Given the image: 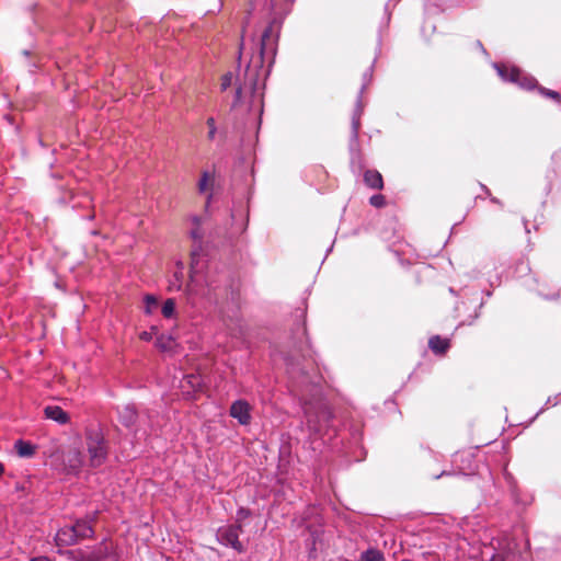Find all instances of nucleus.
Returning a JSON list of instances; mask_svg holds the SVG:
<instances>
[{"mask_svg": "<svg viewBox=\"0 0 561 561\" xmlns=\"http://www.w3.org/2000/svg\"><path fill=\"white\" fill-rule=\"evenodd\" d=\"M230 415L241 425H248L251 422V405L245 400H237L231 404Z\"/></svg>", "mask_w": 561, "mask_h": 561, "instance_id": "obj_7", "label": "nucleus"}, {"mask_svg": "<svg viewBox=\"0 0 561 561\" xmlns=\"http://www.w3.org/2000/svg\"><path fill=\"white\" fill-rule=\"evenodd\" d=\"M145 301V312L147 314H151L158 308V299L153 295H147L144 299Z\"/></svg>", "mask_w": 561, "mask_h": 561, "instance_id": "obj_20", "label": "nucleus"}, {"mask_svg": "<svg viewBox=\"0 0 561 561\" xmlns=\"http://www.w3.org/2000/svg\"><path fill=\"white\" fill-rule=\"evenodd\" d=\"M85 460L88 467L98 468L102 466L108 454L107 442L100 428H89L85 432Z\"/></svg>", "mask_w": 561, "mask_h": 561, "instance_id": "obj_2", "label": "nucleus"}, {"mask_svg": "<svg viewBox=\"0 0 561 561\" xmlns=\"http://www.w3.org/2000/svg\"><path fill=\"white\" fill-rule=\"evenodd\" d=\"M140 340L150 341L152 339V334L150 332L144 331L139 334Z\"/></svg>", "mask_w": 561, "mask_h": 561, "instance_id": "obj_28", "label": "nucleus"}, {"mask_svg": "<svg viewBox=\"0 0 561 561\" xmlns=\"http://www.w3.org/2000/svg\"><path fill=\"white\" fill-rule=\"evenodd\" d=\"M180 389L183 396L191 398L194 393L201 390L202 378L198 375L190 374L183 377L180 381Z\"/></svg>", "mask_w": 561, "mask_h": 561, "instance_id": "obj_8", "label": "nucleus"}, {"mask_svg": "<svg viewBox=\"0 0 561 561\" xmlns=\"http://www.w3.org/2000/svg\"><path fill=\"white\" fill-rule=\"evenodd\" d=\"M248 516V512L243 508L239 510L237 519L240 522L241 519L245 518Z\"/></svg>", "mask_w": 561, "mask_h": 561, "instance_id": "obj_29", "label": "nucleus"}, {"mask_svg": "<svg viewBox=\"0 0 561 561\" xmlns=\"http://www.w3.org/2000/svg\"><path fill=\"white\" fill-rule=\"evenodd\" d=\"M156 345L162 352H171L175 346V341L169 335H160L157 339Z\"/></svg>", "mask_w": 561, "mask_h": 561, "instance_id": "obj_16", "label": "nucleus"}, {"mask_svg": "<svg viewBox=\"0 0 561 561\" xmlns=\"http://www.w3.org/2000/svg\"><path fill=\"white\" fill-rule=\"evenodd\" d=\"M191 221H192V225L195 226V228H193L191 230V236L193 239L195 240H201L203 238V232L201 231V229L198 228L199 225H201V218L197 217V216H193L191 218Z\"/></svg>", "mask_w": 561, "mask_h": 561, "instance_id": "obj_22", "label": "nucleus"}, {"mask_svg": "<svg viewBox=\"0 0 561 561\" xmlns=\"http://www.w3.org/2000/svg\"><path fill=\"white\" fill-rule=\"evenodd\" d=\"M161 312L164 318L171 319L175 316V301L174 299L170 298L167 299L161 308Z\"/></svg>", "mask_w": 561, "mask_h": 561, "instance_id": "obj_19", "label": "nucleus"}, {"mask_svg": "<svg viewBox=\"0 0 561 561\" xmlns=\"http://www.w3.org/2000/svg\"><path fill=\"white\" fill-rule=\"evenodd\" d=\"M497 70H499V75L504 79V80H508V81H512V82H517V83H520L523 87H526V88H531L534 85V80L533 79H528L527 80V84H524L520 82V77H522V73L518 69L516 68H501V67H497Z\"/></svg>", "mask_w": 561, "mask_h": 561, "instance_id": "obj_10", "label": "nucleus"}, {"mask_svg": "<svg viewBox=\"0 0 561 561\" xmlns=\"http://www.w3.org/2000/svg\"><path fill=\"white\" fill-rule=\"evenodd\" d=\"M31 561H49V559L46 557H37V558L31 559Z\"/></svg>", "mask_w": 561, "mask_h": 561, "instance_id": "obj_30", "label": "nucleus"}, {"mask_svg": "<svg viewBox=\"0 0 561 561\" xmlns=\"http://www.w3.org/2000/svg\"><path fill=\"white\" fill-rule=\"evenodd\" d=\"M62 470L67 473H78L88 466L85 455L77 447H70L61 455Z\"/></svg>", "mask_w": 561, "mask_h": 561, "instance_id": "obj_4", "label": "nucleus"}, {"mask_svg": "<svg viewBox=\"0 0 561 561\" xmlns=\"http://www.w3.org/2000/svg\"><path fill=\"white\" fill-rule=\"evenodd\" d=\"M72 528H78V536L80 539L91 537L93 534V529L91 525L85 520H80Z\"/></svg>", "mask_w": 561, "mask_h": 561, "instance_id": "obj_17", "label": "nucleus"}, {"mask_svg": "<svg viewBox=\"0 0 561 561\" xmlns=\"http://www.w3.org/2000/svg\"><path fill=\"white\" fill-rule=\"evenodd\" d=\"M542 92H543L546 95H548V96H550V98H552V99H554V100H557V101H559V99H560L559 93H558V92H556V91H551V90H542Z\"/></svg>", "mask_w": 561, "mask_h": 561, "instance_id": "obj_27", "label": "nucleus"}, {"mask_svg": "<svg viewBox=\"0 0 561 561\" xmlns=\"http://www.w3.org/2000/svg\"><path fill=\"white\" fill-rule=\"evenodd\" d=\"M210 197H211V195L209 194V195L207 196V204L209 203Z\"/></svg>", "mask_w": 561, "mask_h": 561, "instance_id": "obj_31", "label": "nucleus"}, {"mask_svg": "<svg viewBox=\"0 0 561 561\" xmlns=\"http://www.w3.org/2000/svg\"><path fill=\"white\" fill-rule=\"evenodd\" d=\"M184 267L182 263H178L176 271L173 273V279L170 280V289L180 290L183 286Z\"/></svg>", "mask_w": 561, "mask_h": 561, "instance_id": "obj_15", "label": "nucleus"}, {"mask_svg": "<svg viewBox=\"0 0 561 561\" xmlns=\"http://www.w3.org/2000/svg\"><path fill=\"white\" fill-rule=\"evenodd\" d=\"M277 31L275 25L270 24L262 34L260 42V50L250 59L247 72L250 76H257V70L263 67L265 61H273L276 51Z\"/></svg>", "mask_w": 561, "mask_h": 561, "instance_id": "obj_1", "label": "nucleus"}, {"mask_svg": "<svg viewBox=\"0 0 561 561\" xmlns=\"http://www.w3.org/2000/svg\"><path fill=\"white\" fill-rule=\"evenodd\" d=\"M14 448L20 457H32L35 454V446L28 442L18 440Z\"/></svg>", "mask_w": 561, "mask_h": 561, "instance_id": "obj_14", "label": "nucleus"}, {"mask_svg": "<svg viewBox=\"0 0 561 561\" xmlns=\"http://www.w3.org/2000/svg\"><path fill=\"white\" fill-rule=\"evenodd\" d=\"M77 531L78 528H72V526L59 529L55 537L57 546L65 547L75 545L80 539Z\"/></svg>", "mask_w": 561, "mask_h": 561, "instance_id": "obj_9", "label": "nucleus"}, {"mask_svg": "<svg viewBox=\"0 0 561 561\" xmlns=\"http://www.w3.org/2000/svg\"><path fill=\"white\" fill-rule=\"evenodd\" d=\"M207 267L206 256L196 251L192 252L190 283L187 285L190 291H195V286L202 285L204 282V271Z\"/></svg>", "mask_w": 561, "mask_h": 561, "instance_id": "obj_5", "label": "nucleus"}, {"mask_svg": "<svg viewBox=\"0 0 561 561\" xmlns=\"http://www.w3.org/2000/svg\"><path fill=\"white\" fill-rule=\"evenodd\" d=\"M45 416L59 424H66L69 421V415L57 405H48L44 410Z\"/></svg>", "mask_w": 561, "mask_h": 561, "instance_id": "obj_11", "label": "nucleus"}, {"mask_svg": "<svg viewBox=\"0 0 561 561\" xmlns=\"http://www.w3.org/2000/svg\"><path fill=\"white\" fill-rule=\"evenodd\" d=\"M125 413H126V425H130L131 423H134L136 414L131 409H126Z\"/></svg>", "mask_w": 561, "mask_h": 561, "instance_id": "obj_26", "label": "nucleus"}, {"mask_svg": "<svg viewBox=\"0 0 561 561\" xmlns=\"http://www.w3.org/2000/svg\"><path fill=\"white\" fill-rule=\"evenodd\" d=\"M207 126H208V135H207L208 139L213 140L217 133L216 123L213 117H209L207 119Z\"/></svg>", "mask_w": 561, "mask_h": 561, "instance_id": "obj_23", "label": "nucleus"}, {"mask_svg": "<svg viewBox=\"0 0 561 561\" xmlns=\"http://www.w3.org/2000/svg\"><path fill=\"white\" fill-rule=\"evenodd\" d=\"M363 561H383V556L376 549H369L362 554Z\"/></svg>", "mask_w": 561, "mask_h": 561, "instance_id": "obj_21", "label": "nucleus"}, {"mask_svg": "<svg viewBox=\"0 0 561 561\" xmlns=\"http://www.w3.org/2000/svg\"><path fill=\"white\" fill-rule=\"evenodd\" d=\"M370 204L374 206V207H382L385 206V197L380 194L378 195H374L370 197Z\"/></svg>", "mask_w": 561, "mask_h": 561, "instance_id": "obj_24", "label": "nucleus"}, {"mask_svg": "<svg viewBox=\"0 0 561 561\" xmlns=\"http://www.w3.org/2000/svg\"><path fill=\"white\" fill-rule=\"evenodd\" d=\"M232 78L233 77L231 73H226L225 76H222L221 82H220L221 90H227L231 85Z\"/></svg>", "mask_w": 561, "mask_h": 561, "instance_id": "obj_25", "label": "nucleus"}, {"mask_svg": "<svg viewBox=\"0 0 561 561\" xmlns=\"http://www.w3.org/2000/svg\"><path fill=\"white\" fill-rule=\"evenodd\" d=\"M215 185V175L208 171L202 173L201 180L198 181V191L201 193H209L213 191Z\"/></svg>", "mask_w": 561, "mask_h": 561, "instance_id": "obj_12", "label": "nucleus"}, {"mask_svg": "<svg viewBox=\"0 0 561 561\" xmlns=\"http://www.w3.org/2000/svg\"><path fill=\"white\" fill-rule=\"evenodd\" d=\"M304 413L306 425L312 434H321L331 419V411L322 400L305 403Z\"/></svg>", "mask_w": 561, "mask_h": 561, "instance_id": "obj_3", "label": "nucleus"}, {"mask_svg": "<svg viewBox=\"0 0 561 561\" xmlns=\"http://www.w3.org/2000/svg\"><path fill=\"white\" fill-rule=\"evenodd\" d=\"M365 183L376 190L382 188L383 182L381 174L377 171H366L364 175Z\"/></svg>", "mask_w": 561, "mask_h": 561, "instance_id": "obj_13", "label": "nucleus"}, {"mask_svg": "<svg viewBox=\"0 0 561 561\" xmlns=\"http://www.w3.org/2000/svg\"><path fill=\"white\" fill-rule=\"evenodd\" d=\"M241 533V526L240 525H231L228 527L220 528L218 530V538L219 540L227 545L232 547L239 552H242L244 550L242 543L239 541V535Z\"/></svg>", "mask_w": 561, "mask_h": 561, "instance_id": "obj_6", "label": "nucleus"}, {"mask_svg": "<svg viewBox=\"0 0 561 561\" xmlns=\"http://www.w3.org/2000/svg\"><path fill=\"white\" fill-rule=\"evenodd\" d=\"M430 347L435 353H444L448 348V342L439 336H434L430 340Z\"/></svg>", "mask_w": 561, "mask_h": 561, "instance_id": "obj_18", "label": "nucleus"}, {"mask_svg": "<svg viewBox=\"0 0 561 561\" xmlns=\"http://www.w3.org/2000/svg\"><path fill=\"white\" fill-rule=\"evenodd\" d=\"M87 561H90V560H87Z\"/></svg>", "mask_w": 561, "mask_h": 561, "instance_id": "obj_32", "label": "nucleus"}]
</instances>
